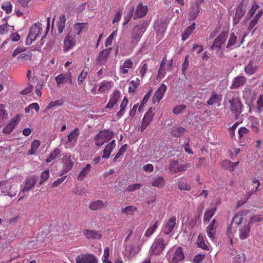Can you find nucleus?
<instances>
[{"label":"nucleus","instance_id":"nucleus-1","mask_svg":"<svg viewBox=\"0 0 263 263\" xmlns=\"http://www.w3.org/2000/svg\"><path fill=\"white\" fill-rule=\"evenodd\" d=\"M226 100L230 104V110L234 115L235 119L240 120L241 122L243 115H241L242 112V104L240 102V98L238 96V92L231 91L227 94Z\"/></svg>","mask_w":263,"mask_h":263},{"label":"nucleus","instance_id":"nucleus-2","mask_svg":"<svg viewBox=\"0 0 263 263\" xmlns=\"http://www.w3.org/2000/svg\"><path fill=\"white\" fill-rule=\"evenodd\" d=\"M148 23L146 21H141L135 25L132 30L131 39L128 46V48L132 50L140 41L141 37L145 32L148 26Z\"/></svg>","mask_w":263,"mask_h":263},{"label":"nucleus","instance_id":"nucleus-3","mask_svg":"<svg viewBox=\"0 0 263 263\" xmlns=\"http://www.w3.org/2000/svg\"><path fill=\"white\" fill-rule=\"evenodd\" d=\"M168 243V240L164 239L162 236L156 237L150 248L151 255H160L164 250L165 247Z\"/></svg>","mask_w":263,"mask_h":263},{"label":"nucleus","instance_id":"nucleus-4","mask_svg":"<svg viewBox=\"0 0 263 263\" xmlns=\"http://www.w3.org/2000/svg\"><path fill=\"white\" fill-rule=\"evenodd\" d=\"M166 257L170 263H178L184 258V256L181 247L172 248L166 254Z\"/></svg>","mask_w":263,"mask_h":263},{"label":"nucleus","instance_id":"nucleus-5","mask_svg":"<svg viewBox=\"0 0 263 263\" xmlns=\"http://www.w3.org/2000/svg\"><path fill=\"white\" fill-rule=\"evenodd\" d=\"M113 135L112 132L109 130L99 132L95 138L96 145L98 146L103 145L105 143L108 142L112 138Z\"/></svg>","mask_w":263,"mask_h":263},{"label":"nucleus","instance_id":"nucleus-6","mask_svg":"<svg viewBox=\"0 0 263 263\" xmlns=\"http://www.w3.org/2000/svg\"><path fill=\"white\" fill-rule=\"evenodd\" d=\"M42 32V25L39 23H34L30 28L29 34L26 39V44L30 45L39 36Z\"/></svg>","mask_w":263,"mask_h":263},{"label":"nucleus","instance_id":"nucleus-7","mask_svg":"<svg viewBox=\"0 0 263 263\" xmlns=\"http://www.w3.org/2000/svg\"><path fill=\"white\" fill-rule=\"evenodd\" d=\"M228 31H222L214 40L213 44L211 47L212 50L217 49L220 50L222 49V45L225 44L226 41L228 38Z\"/></svg>","mask_w":263,"mask_h":263},{"label":"nucleus","instance_id":"nucleus-8","mask_svg":"<svg viewBox=\"0 0 263 263\" xmlns=\"http://www.w3.org/2000/svg\"><path fill=\"white\" fill-rule=\"evenodd\" d=\"M37 178L35 176L28 177L24 181L25 185L22 191L19 193L20 197L18 200L23 199L24 196H26V193H27L31 190L35 184Z\"/></svg>","mask_w":263,"mask_h":263},{"label":"nucleus","instance_id":"nucleus-9","mask_svg":"<svg viewBox=\"0 0 263 263\" xmlns=\"http://www.w3.org/2000/svg\"><path fill=\"white\" fill-rule=\"evenodd\" d=\"M0 188L3 193L6 194L11 198L15 196L17 192L16 186L11 185L10 183L8 182H2Z\"/></svg>","mask_w":263,"mask_h":263},{"label":"nucleus","instance_id":"nucleus-10","mask_svg":"<svg viewBox=\"0 0 263 263\" xmlns=\"http://www.w3.org/2000/svg\"><path fill=\"white\" fill-rule=\"evenodd\" d=\"M176 217L174 216L170 219L165 221L162 228V232L166 235L172 233L176 227Z\"/></svg>","mask_w":263,"mask_h":263},{"label":"nucleus","instance_id":"nucleus-11","mask_svg":"<svg viewBox=\"0 0 263 263\" xmlns=\"http://www.w3.org/2000/svg\"><path fill=\"white\" fill-rule=\"evenodd\" d=\"M147 6L146 5H143L142 3H139L136 8L134 7L133 18L137 20L143 17L147 14Z\"/></svg>","mask_w":263,"mask_h":263},{"label":"nucleus","instance_id":"nucleus-12","mask_svg":"<svg viewBox=\"0 0 263 263\" xmlns=\"http://www.w3.org/2000/svg\"><path fill=\"white\" fill-rule=\"evenodd\" d=\"M79 134L78 128L73 129L67 136V140L65 141L66 147H73L76 145Z\"/></svg>","mask_w":263,"mask_h":263},{"label":"nucleus","instance_id":"nucleus-13","mask_svg":"<svg viewBox=\"0 0 263 263\" xmlns=\"http://www.w3.org/2000/svg\"><path fill=\"white\" fill-rule=\"evenodd\" d=\"M132 231L129 230V235L126 237V238L125 239L124 242H125V250L129 252L130 255L134 256L135 254L138 253L139 251L140 250V248L139 246H135V241L134 240L133 242L131 243H130L129 245H127L126 244V242H127V240L128 239L130 235L132 233Z\"/></svg>","mask_w":263,"mask_h":263},{"label":"nucleus","instance_id":"nucleus-14","mask_svg":"<svg viewBox=\"0 0 263 263\" xmlns=\"http://www.w3.org/2000/svg\"><path fill=\"white\" fill-rule=\"evenodd\" d=\"M76 261L77 263H97V259L92 254H85L78 256Z\"/></svg>","mask_w":263,"mask_h":263},{"label":"nucleus","instance_id":"nucleus-15","mask_svg":"<svg viewBox=\"0 0 263 263\" xmlns=\"http://www.w3.org/2000/svg\"><path fill=\"white\" fill-rule=\"evenodd\" d=\"M111 48H109L101 51L97 58L96 63L99 65H105L108 61Z\"/></svg>","mask_w":263,"mask_h":263},{"label":"nucleus","instance_id":"nucleus-16","mask_svg":"<svg viewBox=\"0 0 263 263\" xmlns=\"http://www.w3.org/2000/svg\"><path fill=\"white\" fill-rule=\"evenodd\" d=\"M167 26V24L166 22L162 21V20H158L156 21L154 25V28L156 32L157 35L162 37L166 31Z\"/></svg>","mask_w":263,"mask_h":263},{"label":"nucleus","instance_id":"nucleus-17","mask_svg":"<svg viewBox=\"0 0 263 263\" xmlns=\"http://www.w3.org/2000/svg\"><path fill=\"white\" fill-rule=\"evenodd\" d=\"M20 121V116L19 115H17L13 118L11 121L5 126L3 130V133L6 134H10L15 126L18 124Z\"/></svg>","mask_w":263,"mask_h":263},{"label":"nucleus","instance_id":"nucleus-18","mask_svg":"<svg viewBox=\"0 0 263 263\" xmlns=\"http://www.w3.org/2000/svg\"><path fill=\"white\" fill-rule=\"evenodd\" d=\"M167 89L166 86L162 84L161 86L156 90L155 94L153 97V103L159 102L165 92Z\"/></svg>","mask_w":263,"mask_h":263},{"label":"nucleus","instance_id":"nucleus-19","mask_svg":"<svg viewBox=\"0 0 263 263\" xmlns=\"http://www.w3.org/2000/svg\"><path fill=\"white\" fill-rule=\"evenodd\" d=\"M247 82V79L242 76H238L235 77L232 82L231 88L232 89H237L243 86Z\"/></svg>","mask_w":263,"mask_h":263},{"label":"nucleus","instance_id":"nucleus-20","mask_svg":"<svg viewBox=\"0 0 263 263\" xmlns=\"http://www.w3.org/2000/svg\"><path fill=\"white\" fill-rule=\"evenodd\" d=\"M120 97V92L118 90H115L112 95H110L108 103L106 106V108L111 109L118 102V99Z\"/></svg>","mask_w":263,"mask_h":263},{"label":"nucleus","instance_id":"nucleus-21","mask_svg":"<svg viewBox=\"0 0 263 263\" xmlns=\"http://www.w3.org/2000/svg\"><path fill=\"white\" fill-rule=\"evenodd\" d=\"M55 80L58 85L66 83L68 80L72 83V77L70 73H61L55 78Z\"/></svg>","mask_w":263,"mask_h":263},{"label":"nucleus","instance_id":"nucleus-22","mask_svg":"<svg viewBox=\"0 0 263 263\" xmlns=\"http://www.w3.org/2000/svg\"><path fill=\"white\" fill-rule=\"evenodd\" d=\"M65 162L64 165V170L65 172L70 170L73 166V160L74 158L70 154H66L65 155Z\"/></svg>","mask_w":263,"mask_h":263},{"label":"nucleus","instance_id":"nucleus-23","mask_svg":"<svg viewBox=\"0 0 263 263\" xmlns=\"http://www.w3.org/2000/svg\"><path fill=\"white\" fill-rule=\"evenodd\" d=\"M216 222V220L214 219L212 220L210 224L206 227V231L207 233L208 236L211 239V240H213L215 239V232L216 227L215 224Z\"/></svg>","mask_w":263,"mask_h":263},{"label":"nucleus","instance_id":"nucleus-24","mask_svg":"<svg viewBox=\"0 0 263 263\" xmlns=\"http://www.w3.org/2000/svg\"><path fill=\"white\" fill-rule=\"evenodd\" d=\"M107 205V202L98 200L91 201L89 203V208L91 210L96 211L101 209Z\"/></svg>","mask_w":263,"mask_h":263},{"label":"nucleus","instance_id":"nucleus-25","mask_svg":"<svg viewBox=\"0 0 263 263\" xmlns=\"http://www.w3.org/2000/svg\"><path fill=\"white\" fill-rule=\"evenodd\" d=\"M64 50L65 51H68L69 49L71 48L74 45V36L73 34L71 33L68 34L64 41Z\"/></svg>","mask_w":263,"mask_h":263},{"label":"nucleus","instance_id":"nucleus-26","mask_svg":"<svg viewBox=\"0 0 263 263\" xmlns=\"http://www.w3.org/2000/svg\"><path fill=\"white\" fill-rule=\"evenodd\" d=\"M250 226L248 224L240 228L238 230L239 237L240 240L247 239L250 235Z\"/></svg>","mask_w":263,"mask_h":263},{"label":"nucleus","instance_id":"nucleus-27","mask_svg":"<svg viewBox=\"0 0 263 263\" xmlns=\"http://www.w3.org/2000/svg\"><path fill=\"white\" fill-rule=\"evenodd\" d=\"M222 100V95L217 94L215 91H212L210 99L208 100L206 103L209 105L213 104H219Z\"/></svg>","mask_w":263,"mask_h":263},{"label":"nucleus","instance_id":"nucleus-28","mask_svg":"<svg viewBox=\"0 0 263 263\" xmlns=\"http://www.w3.org/2000/svg\"><path fill=\"white\" fill-rule=\"evenodd\" d=\"M91 166L90 164L87 163L84 166H83L79 174L78 175V180L82 181L89 174L91 170Z\"/></svg>","mask_w":263,"mask_h":263},{"label":"nucleus","instance_id":"nucleus-29","mask_svg":"<svg viewBox=\"0 0 263 263\" xmlns=\"http://www.w3.org/2000/svg\"><path fill=\"white\" fill-rule=\"evenodd\" d=\"M116 146L115 140L111 141L108 144H107L103 150V154L102 155V158L107 159Z\"/></svg>","mask_w":263,"mask_h":263},{"label":"nucleus","instance_id":"nucleus-30","mask_svg":"<svg viewBox=\"0 0 263 263\" xmlns=\"http://www.w3.org/2000/svg\"><path fill=\"white\" fill-rule=\"evenodd\" d=\"M164 179L161 176H156L152 178V185L158 188H161L165 185Z\"/></svg>","mask_w":263,"mask_h":263},{"label":"nucleus","instance_id":"nucleus-31","mask_svg":"<svg viewBox=\"0 0 263 263\" xmlns=\"http://www.w3.org/2000/svg\"><path fill=\"white\" fill-rule=\"evenodd\" d=\"M83 233L87 239H100L101 237V234L95 231L86 230Z\"/></svg>","mask_w":263,"mask_h":263},{"label":"nucleus","instance_id":"nucleus-32","mask_svg":"<svg viewBox=\"0 0 263 263\" xmlns=\"http://www.w3.org/2000/svg\"><path fill=\"white\" fill-rule=\"evenodd\" d=\"M133 63L130 59H128L124 62L120 67V72L125 74L128 73V69L133 68Z\"/></svg>","mask_w":263,"mask_h":263},{"label":"nucleus","instance_id":"nucleus-33","mask_svg":"<svg viewBox=\"0 0 263 263\" xmlns=\"http://www.w3.org/2000/svg\"><path fill=\"white\" fill-rule=\"evenodd\" d=\"M111 88V83L107 81H103L99 86L98 91L100 93L108 92Z\"/></svg>","mask_w":263,"mask_h":263},{"label":"nucleus","instance_id":"nucleus-34","mask_svg":"<svg viewBox=\"0 0 263 263\" xmlns=\"http://www.w3.org/2000/svg\"><path fill=\"white\" fill-rule=\"evenodd\" d=\"M66 18L65 14H61L57 23L58 34H61L65 26Z\"/></svg>","mask_w":263,"mask_h":263},{"label":"nucleus","instance_id":"nucleus-35","mask_svg":"<svg viewBox=\"0 0 263 263\" xmlns=\"http://www.w3.org/2000/svg\"><path fill=\"white\" fill-rule=\"evenodd\" d=\"M257 66L253 65V62L250 61L245 67V72L249 76L254 74L257 70Z\"/></svg>","mask_w":263,"mask_h":263},{"label":"nucleus","instance_id":"nucleus-36","mask_svg":"<svg viewBox=\"0 0 263 263\" xmlns=\"http://www.w3.org/2000/svg\"><path fill=\"white\" fill-rule=\"evenodd\" d=\"M195 23H193L189 27H187L182 34V40L185 41L187 40L190 35L192 33L195 29Z\"/></svg>","mask_w":263,"mask_h":263},{"label":"nucleus","instance_id":"nucleus-37","mask_svg":"<svg viewBox=\"0 0 263 263\" xmlns=\"http://www.w3.org/2000/svg\"><path fill=\"white\" fill-rule=\"evenodd\" d=\"M239 138L243 141L247 139L248 136L250 133L249 129L245 127H241L238 129Z\"/></svg>","mask_w":263,"mask_h":263},{"label":"nucleus","instance_id":"nucleus-38","mask_svg":"<svg viewBox=\"0 0 263 263\" xmlns=\"http://www.w3.org/2000/svg\"><path fill=\"white\" fill-rule=\"evenodd\" d=\"M40 144L41 142L40 141L36 139L34 140L31 143V148L28 150L27 152V155H32L35 154L37 149L39 148Z\"/></svg>","mask_w":263,"mask_h":263},{"label":"nucleus","instance_id":"nucleus-39","mask_svg":"<svg viewBox=\"0 0 263 263\" xmlns=\"http://www.w3.org/2000/svg\"><path fill=\"white\" fill-rule=\"evenodd\" d=\"M129 11L124 16V20L123 25H126L130 21L132 17H133V12L134 10V6L131 3L129 4Z\"/></svg>","mask_w":263,"mask_h":263},{"label":"nucleus","instance_id":"nucleus-40","mask_svg":"<svg viewBox=\"0 0 263 263\" xmlns=\"http://www.w3.org/2000/svg\"><path fill=\"white\" fill-rule=\"evenodd\" d=\"M87 28V25L85 23H78L74 25L75 33L77 35H79L83 30H85Z\"/></svg>","mask_w":263,"mask_h":263},{"label":"nucleus","instance_id":"nucleus-41","mask_svg":"<svg viewBox=\"0 0 263 263\" xmlns=\"http://www.w3.org/2000/svg\"><path fill=\"white\" fill-rule=\"evenodd\" d=\"M185 131V128L182 127H174L171 131V134L173 137L177 138L182 136Z\"/></svg>","mask_w":263,"mask_h":263},{"label":"nucleus","instance_id":"nucleus-42","mask_svg":"<svg viewBox=\"0 0 263 263\" xmlns=\"http://www.w3.org/2000/svg\"><path fill=\"white\" fill-rule=\"evenodd\" d=\"M216 211V208H210L206 210L203 217V221L205 223L206 221H209L210 219L213 216Z\"/></svg>","mask_w":263,"mask_h":263},{"label":"nucleus","instance_id":"nucleus-43","mask_svg":"<svg viewBox=\"0 0 263 263\" xmlns=\"http://www.w3.org/2000/svg\"><path fill=\"white\" fill-rule=\"evenodd\" d=\"M197 244L198 247H200L204 250H209V247L205 243L204 237L202 234H199L198 235L197 240Z\"/></svg>","mask_w":263,"mask_h":263},{"label":"nucleus","instance_id":"nucleus-44","mask_svg":"<svg viewBox=\"0 0 263 263\" xmlns=\"http://www.w3.org/2000/svg\"><path fill=\"white\" fill-rule=\"evenodd\" d=\"M239 162H232L230 161H224L222 162V166L228 169L230 171L232 172L234 171V168L237 166Z\"/></svg>","mask_w":263,"mask_h":263},{"label":"nucleus","instance_id":"nucleus-45","mask_svg":"<svg viewBox=\"0 0 263 263\" xmlns=\"http://www.w3.org/2000/svg\"><path fill=\"white\" fill-rule=\"evenodd\" d=\"M137 210V208L134 205H129L121 209V213L127 215H132Z\"/></svg>","mask_w":263,"mask_h":263},{"label":"nucleus","instance_id":"nucleus-46","mask_svg":"<svg viewBox=\"0 0 263 263\" xmlns=\"http://www.w3.org/2000/svg\"><path fill=\"white\" fill-rule=\"evenodd\" d=\"M178 187L180 190L190 191L191 189L190 185L183 179L178 180Z\"/></svg>","mask_w":263,"mask_h":263},{"label":"nucleus","instance_id":"nucleus-47","mask_svg":"<svg viewBox=\"0 0 263 263\" xmlns=\"http://www.w3.org/2000/svg\"><path fill=\"white\" fill-rule=\"evenodd\" d=\"M153 117L154 114L151 111L149 110L144 115L142 122L148 125L152 121Z\"/></svg>","mask_w":263,"mask_h":263},{"label":"nucleus","instance_id":"nucleus-48","mask_svg":"<svg viewBox=\"0 0 263 263\" xmlns=\"http://www.w3.org/2000/svg\"><path fill=\"white\" fill-rule=\"evenodd\" d=\"M236 41L237 36L235 35L234 33H231L226 46L227 48L229 49L232 46L234 45L236 42Z\"/></svg>","mask_w":263,"mask_h":263},{"label":"nucleus","instance_id":"nucleus-49","mask_svg":"<svg viewBox=\"0 0 263 263\" xmlns=\"http://www.w3.org/2000/svg\"><path fill=\"white\" fill-rule=\"evenodd\" d=\"M158 225V221H156L154 224H153L152 226H151L146 230L145 233V235L147 237H149L151 235H152L157 228Z\"/></svg>","mask_w":263,"mask_h":263},{"label":"nucleus","instance_id":"nucleus-50","mask_svg":"<svg viewBox=\"0 0 263 263\" xmlns=\"http://www.w3.org/2000/svg\"><path fill=\"white\" fill-rule=\"evenodd\" d=\"M179 164L177 161H172L169 170L172 173H176L177 172H182V170H178Z\"/></svg>","mask_w":263,"mask_h":263},{"label":"nucleus","instance_id":"nucleus-51","mask_svg":"<svg viewBox=\"0 0 263 263\" xmlns=\"http://www.w3.org/2000/svg\"><path fill=\"white\" fill-rule=\"evenodd\" d=\"M243 219L242 214L241 213L236 214L233 217L231 222V226L233 224L239 225L242 222Z\"/></svg>","mask_w":263,"mask_h":263},{"label":"nucleus","instance_id":"nucleus-52","mask_svg":"<svg viewBox=\"0 0 263 263\" xmlns=\"http://www.w3.org/2000/svg\"><path fill=\"white\" fill-rule=\"evenodd\" d=\"M8 118V114L4 108V105H0V127L2 126L3 121Z\"/></svg>","mask_w":263,"mask_h":263},{"label":"nucleus","instance_id":"nucleus-53","mask_svg":"<svg viewBox=\"0 0 263 263\" xmlns=\"http://www.w3.org/2000/svg\"><path fill=\"white\" fill-rule=\"evenodd\" d=\"M262 219L263 215H254L251 217L248 224L251 227L252 224L259 222L261 221Z\"/></svg>","mask_w":263,"mask_h":263},{"label":"nucleus","instance_id":"nucleus-54","mask_svg":"<svg viewBox=\"0 0 263 263\" xmlns=\"http://www.w3.org/2000/svg\"><path fill=\"white\" fill-rule=\"evenodd\" d=\"M246 9L243 8V5L240 4L236 9L235 15L239 18H241L246 13Z\"/></svg>","mask_w":263,"mask_h":263},{"label":"nucleus","instance_id":"nucleus-55","mask_svg":"<svg viewBox=\"0 0 263 263\" xmlns=\"http://www.w3.org/2000/svg\"><path fill=\"white\" fill-rule=\"evenodd\" d=\"M64 103V101L62 99L56 100L55 101H51L46 107V109H51L55 106H60Z\"/></svg>","mask_w":263,"mask_h":263},{"label":"nucleus","instance_id":"nucleus-56","mask_svg":"<svg viewBox=\"0 0 263 263\" xmlns=\"http://www.w3.org/2000/svg\"><path fill=\"white\" fill-rule=\"evenodd\" d=\"M60 151L59 148H57L54 149V151L52 153H51L49 156L47 158L46 161L47 162H51L52 160L55 159L57 157V156L59 154H60Z\"/></svg>","mask_w":263,"mask_h":263},{"label":"nucleus","instance_id":"nucleus-57","mask_svg":"<svg viewBox=\"0 0 263 263\" xmlns=\"http://www.w3.org/2000/svg\"><path fill=\"white\" fill-rule=\"evenodd\" d=\"M148 65L147 63L143 62L141 65L139 66V73L140 76H141V78H143V77L144 76L146 71L147 69Z\"/></svg>","mask_w":263,"mask_h":263},{"label":"nucleus","instance_id":"nucleus-58","mask_svg":"<svg viewBox=\"0 0 263 263\" xmlns=\"http://www.w3.org/2000/svg\"><path fill=\"white\" fill-rule=\"evenodd\" d=\"M117 35V31H113L107 39L105 42V46L107 47L112 44V40Z\"/></svg>","mask_w":263,"mask_h":263},{"label":"nucleus","instance_id":"nucleus-59","mask_svg":"<svg viewBox=\"0 0 263 263\" xmlns=\"http://www.w3.org/2000/svg\"><path fill=\"white\" fill-rule=\"evenodd\" d=\"M109 256V248L106 247L104 250V254L102 257L103 262L104 263H112L111 261L108 260Z\"/></svg>","mask_w":263,"mask_h":263},{"label":"nucleus","instance_id":"nucleus-60","mask_svg":"<svg viewBox=\"0 0 263 263\" xmlns=\"http://www.w3.org/2000/svg\"><path fill=\"white\" fill-rule=\"evenodd\" d=\"M259 18H260L259 17L257 16L256 15H255V16L253 17L252 20L249 23L248 29L249 30L252 29L255 26V25L257 24Z\"/></svg>","mask_w":263,"mask_h":263},{"label":"nucleus","instance_id":"nucleus-61","mask_svg":"<svg viewBox=\"0 0 263 263\" xmlns=\"http://www.w3.org/2000/svg\"><path fill=\"white\" fill-rule=\"evenodd\" d=\"M142 186V184L141 183H136L134 184H132L128 185L125 191L127 192H133L136 190H138L140 189V188Z\"/></svg>","mask_w":263,"mask_h":263},{"label":"nucleus","instance_id":"nucleus-62","mask_svg":"<svg viewBox=\"0 0 263 263\" xmlns=\"http://www.w3.org/2000/svg\"><path fill=\"white\" fill-rule=\"evenodd\" d=\"M49 177V171L46 170L43 172L41 175V180L40 181V184H43L46 180H47Z\"/></svg>","mask_w":263,"mask_h":263},{"label":"nucleus","instance_id":"nucleus-63","mask_svg":"<svg viewBox=\"0 0 263 263\" xmlns=\"http://www.w3.org/2000/svg\"><path fill=\"white\" fill-rule=\"evenodd\" d=\"M259 8V6L254 2V4L252 5L250 10L248 12L247 15H249L250 17L253 16L256 11V10Z\"/></svg>","mask_w":263,"mask_h":263},{"label":"nucleus","instance_id":"nucleus-64","mask_svg":"<svg viewBox=\"0 0 263 263\" xmlns=\"http://www.w3.org/2000/svg\"><path fill=\"white\" fill-rule=\"evenodd\" d=\"M32 55V52H31L30 51H28L25 53H22L21 55H20L17 58V59L18 60H20L21 59H23L24 60H28L31 59Z\"/></svg>","mask_w":263,"mask_h":263}]
</instances>
